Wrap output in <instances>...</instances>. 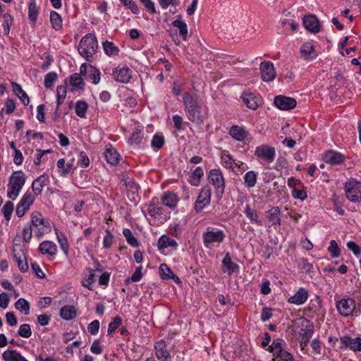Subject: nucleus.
Masks as SVG:
<instances>
[{
	"label": "nucleus",
	"instance_id": "nucleus-1",
	"mask_svg": "<svg viewBox=\"0 0 361 361\" xmlns=\"http://www.w3.org/2000/svg\"><path fill=\"white\" fill-rule=\"evenodd\" d=\"M183 102L185 106L188 118L197 125L203 123L205 115L202 112L201 107L197 100L188 92H184Z\"/></svg>",
	"mask_w": 361,
	"mask_h": 361
},
{
	"label": "nucleus",
	"instance_id": "nucleus-2",
	"mask_svg": "<svg viewBox=\"0 0 361 361\" xmlns=\"http://www.w3.org/2000/svg\"><path fill=\"white\" fill-rule=\"evenodd\" d=\"M34 231L35 237L40 240L44 235L51 231L49 221L38 211H34L30 214L29 222Z\"/></svg>",
	"mask_w": 361,
	"mask_h": 361
},
{
	"label": "nucleus",
	"instance_id": "nucleus-3",
	"mask_svg": "<svg viewBox=\"0 0 361 361\" xmlns=\"http://www.w3.org/2000/svg\"><path fill=\"white\" fill-rule=\"evenodd\" d=\"M97 49L98 42L97 37L92 33L87 34L82 37L78 47L79 54L87 61H92L93 56L97 51Z\"/></svg>",
	"mask_w": 361,
	"mask_h": 361
},
{
	"label": "nucleus",
	"instance_id": "nucleus-4",
	"mask_svg": "<svg viewBox=\"0 0 361 361\" xmlns=\"http://www.w3.org/2000/svg\"><path fill=\"white\" fill-rule=\"evenodd\" d=\"M27 180L25 173L20 170L14 171L9 177L8 183L7 197L15 200L20 193Z\"/></svg>",
	"mask_w": 361,
	"mask_h": 361
},
{
	"label": "nucleus",
	"instance_id": "nucleus-5",
	"mask_svg": "<svg viewBox=\"0 0 361 361\" xmlns=\"http://www.w3.org/2000/svg\"><path fill=\"white\" fill-rule=\"evenodd\" d=\"M226 234L224 231L214 227H208L202 233V242L206 248H212L215 245L224 242Z\"/></svg>",
	"mask_w": 361,
	"mask_h": 361
},
{
	"label": "nucleus",
	"instance_id": "nucleus-6",
	"mask_svg": "<svg viewBox=\"0 0 361 361\" xmlns=\"http://www.w3.org/2000/svg\"><path fill=\"white\" fill-rule=\"evenodd\" d=\"M147 214L150 217L149 221L153 225H161L169 218V213L165 212L162 207L150 203L147 209Z\"/></svg>",
	"mask_w": 361,
	"mask_h": 361
},
{
	"label": "nucleus",
	"instance_id": "nucleus-7",
	"mask_svg": "<svg viewBox=\"0 0 361 361\" xmlns=\"http://www.w3.org/2000/svg\"><path fill=\"white\" fill-rule=\"evenodd\" d=\"M254 154L258 160L269 164L275 159L276 149L269 145H261L256 147Z\"/></svg>",
	"mask_w": 361,
	"mask_h": 361
},
{
	"label": "nucleus",
	"instance_id": "nucleus-8",
	"mask_svg": "<svg viewBox=\"0 0 361 361\" xmlns=\"http://www.w3.org/2000/svg\"><path fill=\"white\" fill-rule=\"evenodd\" d=\"M295 332L301 338H310L314 332V325L305 318H300L295 322Z\"/></svg>",
	"mask_w": 361,
	"mask_h": 361
},
{
	"label": "nucleus",
	"instance_id": "nucleus-9",
	"mask_svg": "<svg viewBox=\"0 0 361 361\" xmlns=\"http://www.w3.org/2000/svg\"><path fill=\"white\" fill-rule=\"evenodd\" d=\"M208 180L212 183L218 195H221L225 190V180L221 171L219 169H214L208 173Z\"/></svg>",
	"mask_w": 361,
	"mask_h": 361
},
{
	"label": "nucleus",
	"instance_id": "nucleus-10",
	"mask_svg": "<svg viewBox=\"0 0 361 361\" xmlns=\"http://www.w3.org/2000/svg\"><path fill=\"white\" fill-rule=\"evenodd\" d=\"M345 190L347 198L353 202L361 201V183L355 179H351L346 182Z\"/></svg>",
	"mask_w": 361,
	"mask_h": 361
},
{
	"label": "nucleus",
	"instance_id": "nucleus-11",
	"mask_svg": "<svg viewBox=\"0 0 361 361\" xmlns=\"http://www.w3.org/2000/svg\"><path fill=\"white\" fill-rule=\"evenodd\" d=\"M212 198V189L209 185H204L201 189L194 204V209L197 213L202 212L209 205Z\"/></svg>",
	"mask_w": 361,
	"mask_h": 361
},
{
	"label": "nucleus",
	"instance_id": "nucleus-12",
	"mask_svg": "<svg viewBox=\"0 0 361 361\" xmlns=\"http://www.w3.org/2000/svg\"><path fill=\"white\" fill-rule=\"evenodd\" d=\"M284 340H273L269 346L270 353L273 355L280 357L281 361H293V355L284 349Z\"/></svg>",
	"mask_w": 361,
	"mask_h": 361
},
{
	"label": "nucleus",
	"instance_id": "nucleus-13",
	"mask_svg": "<svg viewBox=\"0 0 361 361\" xmlns=\"http://www.w3.org/2000/svg\"><path fill=\"white\" fill-rule=\"evenodd\" d=\"M37 196L30 190H27L23 195L16 207V215L22 217L30 209Z\"/></svg>",
	"mask_w": 361,
	"mask_h": 361
},
{
	"label": "nucleus",
	"instance_id": "nucleus-14",
	"mask_svg": "<svg viewBox=\"0 0 361 361\" xmlns=\"http://www.w3.org/2000/svg\"><path fill=\"white\" fill-rule=\"evenodd\" d=\"M173 344L166 343L165 340H159L154 344L156 356L160 361H169L171 359L170 351Z\"/></svg>",
	"mask_w": 361,
	"mask_h": 361
},
{
	"label": "nucleus",
	"instance_id": "nucleus-15",
	"mask_svg": "<svg viewBox=\"0 0 361 361\" xmlns=\"http://www.w3.org/2000/svg\"><path fill=\"white\" fill-rule=\"evenodd\" d=\"M336 307L338 312L344 317L357 312L355 310V301L352 298L341 299L337 302Z\"/></svg>",
	"mask_w": 361,
	"mask_h": 361
},
{
	"label": "nucleus",
	"instance_id": "nucleus-16",
	"mask_svg": "<svg viewBox=\"0 0 361 361\" xmlns=\"http://www.w3.org/2000/svg\"><path fill=\"white\" fill-rule=\"evenodd\" d=\"M259 70L262 80L264 82H271L276 78V73L274 64L270 61H263L260 63Z\"/></svg>",
	"mask_w": 361,
	"mask_h": 361
},
{
	"label": "nucleus",
	"instance_id": "nucleus-17",
	"mask_svg": "<svg viewBox=\"0 0 361 361\" xmlns=\"http://www.w3.org/2000/svg\"><path fill=\"white\" fill-rule=\"evenodd\" d=\"M112 75L116 81L128 83L131 78V70L126 66H118L114 69Z\"/></svg>",
	"mask_w": 361,
	"mask_h": 361
},
{
	"label": "nucleus",
	"instance_id": "nucleus-18",
	"mask_svg": "<svg viewBox=\"0 0 361 361\" xmlns=\"http://www.w3.org/2000/svg\"><path fill=\"white\" fill-rule=\"evenodd\" d=\"M274 102L278 109L283 111L293 109L297 104V102L295 99L283 95L275 97Z\"/></svg>",
	"mask_w": 361,
	"mask_h": 361
},
{
	"label": "nucleus",
	"instance_id": "nucleus-19",
	"mask_svg": "<svg viewBox=\"0 0 361 361\" xmlns=\"http://www.w3.org/2000/svg\"><path fill=\"white\" fill-rule=\"evenodd\" d=\"M228 134L233 140L244 142L249 135V132L245 126L233 125L228 130Z\"/></svg>",
	"mask_w": 361,
	"mask_h": 361
},
{
	"label": "nucleus",
	"instance_id": "nucleus-20",
	"mask_svg": "<svg viewBox=\"0 0 361 361\" xmlns=\"http://www.w3.org/2000/svg\"><path fill=\"white\" fill-rule=\"evenodd\" d=\"M308 296V291L304 288H300L293 295L288 299V302L296 305H301L307 301Z\"/></svg>",
	"mask_w": 361,
	"mask_h": 361
},
{
	"label": "nucleus",
	"instance_id": "nucleus-21",
	"mask_svg": "<svg viewBox=\"0 0 361 361\" xmlns=\"http://www.w3.org/2000/svg\"><path fill=\"white\" fill-rule=\"evenodd\" d=\"M303 24L305 27L313 32L317 33L320 30V25L319 20L314 15L306 16L303 18Z\"/></svg>",
	"mask_w": 361,
	"mask_h": 361
},
{
	"label": "nucleus",
	"instance_id": "nucleus-22",
	"mask_svg": "<svg viewBox=\"0 0 361 361\" xmlns=\"http://www.w3.org/2000/svg\"><path fill=\"white\" fill-rule=\"evenodd\" d=\"M323 159L326 163L331 164H339L344 161V156L334 150H327L324 152Z\"/></svg>",
	"mask_w": 361,
	"mask_h": 361
},
{
	"label": "nucleus",
	"instance_id": "nucleus-23",
	"mask_svg": "<svg viewBox=\"0 0 361 361\" xmlns=\"http://www.w3.org/2000/svg\"><path fill=\"white\" fill-rule=\"evenodd\" d=\"M241 98L247 108L255 110L259 106V99L250 92H244Z\"/></svg>",
	"mask_w": 361,
	"mask_h": 361
},
{
	"label": "nucleus",
	"instance_id": "nucleus-24",
	"mask_svg": "<svg viewBox=\"0 0 361 361\" xmlns=\"http://www.w3.org/2000/svg\"><path fill=\"white\" fill-rule=\"evenodd\" d=\"M39 251L42 255L54 257L57 252V247L54 242L44 240L39 244Z\"/></svg>",
	"mask_w": 361,
	"mask_h": 361
},
{
	"label": "nucleus",
	"instance_id": "nucleus-25",
	"mask_svg": "<svg viewBox=\"0 0 361 361\" xmlns=\"http://www.w3.org/2000/svg\"><path fill=\"white\" fill-rule=\"evenodd\" d=\"M48 183L49 177L47 175L43 174L39 176L32 182V191H31V192L34 193L36 196L39 195L42 193L44 187L47 185Z\"/></svg>",
	"mask_w": 361,
	"mask_h": 361
},
{
	"label": "nucleus",
	"instance_id": "nucleus-26",
	"mask_svg": "<svg viewBox=\"0 0 361 361\" xmlns=\"http://www.w3.org/2000/svg\"><path fill=\"white\" fill-rule=\"evenodd\" d=\"M13 255L19 269L22 272H26L28 270V264L24 251L23 250L18 251L13 250Z\"/></svg>",
	"mask_w": 361,
	"mask_h": 361
},
{
	"label": "nucleus",
	"instance_id": "nucleus-27",
	"mask_svg": "<svg viewBox=\"0 0 361 361\" xmlns=\"http://www.w3.org/2000/svg\"><path fill=\"white\" fill-rule=\"evenodd\" d=\"M78 315V310L74 305H67L60 310V317L66 321L75 319Z\"/></svg>",
	"mask_w": 361,
	"mask_h": 361
},
{
	"label": "nucleus",
	"instance_id": "nucleus-28",
	"mask_svg": "<svg viewBox=\"0 0 361 361\" xmlns=\"http://www.w3.org/2000/svg\"><path fill=\"white\" fill-rule=\"evenodd\" d=\"M300 52L302 56L306 60H312L317 57V52L312 42H307L304 43L301 48Z\"/></svg>",
	"mask_w": 361,
	"mask_h": 361
},
{
	"label": "nucleus",
	"instance_id": "nucleus-29",
	"mask_svg": "<svg viewBox=\"0 0 361 361\" xmlns=\"http://www.w3.org/2000/svg\"><path fill=\"white\" fill-rule=\"evenodd\" d=\"M221 165L228 169H233L235 166H239L228 151L223 150L220 155Z\"/></svg>",
	"mask_w": 361,
	"mask_h": 361
},
{
	"label": "nucleus",
	"instance_id": "nucleus-30",
	"mask_svg": "<svg viewBox=\"0 0 361 361\" xmlns=\"http://www.w3.org/2000/svg\"><path fill=\"white\" fill-rule=\"evenodd\" d=\"M238 266L232 262L229 253H226L222 260V270L228 275L233 274L237 271Z\"/></svg>",
	"mask_w": 361,
	"mask_h": 361
},
{
	"label": "nucleus",
	"instance_id": "nucleus-31",
	"mask_svg": "<svg viewBox=\"0 0 361 361\" xmlns=\"http://www.w3.org/2000/svg\"><path fill=\"white\" fill-rule=\"evenodd\" d=\"M161 203L170 209H175L178 202L177 195L171 192H166L161 197Z\"/></svg>",
	"mask_w": 361,
	"mask_h": 361
},
{
	"label": "nucleus",
	"instance_id": "nucleus-32",
	"mask_svg": "<svg viewBox=\"0 0 361 361\" xmlns=\"http://www.w3.org/2000/svg\"><path fill=\"white\" fill-rule=\"evenodd\" d=\"M104 157L107 163L114 166L118 163L120 154L115 148L109 146L106 147L105 149Z\"/></svg>",
	"mask_w": 361,
	"mask_h": 361
},
{
	"label": "nucleus",
	"instance_id": "nucleus-33",
	"mask_svg": "<svg viewBox=\"0 0 361 361\" xmlns=\"http://www.w3.org/2000/svg\"><path fill=\"white\" fill-rule=\"evenodd\" d=\"M177 246V242L166 235L160 236L157 242V247L159 250H164L167 247L176 248Z\"/></svg>",
	"mask_w": 361,
	"mask_h": 361
},
{
	"label": "nucleus",
	"instance_id": "nucleus-34",
	"mask_svg": "<svg viewBox=\"0 0 361 361\" xmlns=\"http://www.w3.org/2000/svg\"><path fill=\"white\" fill-rule=\"evenodd\" d=\"M66 87L63 85H59L56 88V108L55 111V116L54 118V120H56L58 118V112L59 110L60 106L64 102L66 97Z\"/></svg>",
	"mask_w": 361,
	"mask_h": 361
},
{
	"label": "nucleus",
	"instance_id": "nucleus-35",
	"mask_svg": "<svg viewBox=\"0 0 361 361\" xmlns=\"http://www.w3.org/2000/svg\"><path fill=\"white\" fill-rule=\"evenodd\" d=\"M54 231L56 235V240L59 244L60 248L63 253L67 255L69 250V245L66 234L60 231L57 228H54Z\"/></svg>",
	"mask_w": 361,
	"mask_h": 361
},
{
	"label": "nucleus",
	"instance_id": "nucleus-36",
	"mask_svg": "<svg viewBox=\"0 0 361 361\" xmlns=\"http://www.w3.org/2000/svg\"><path fill=\"white\" fill-rule=\"evenodd\" d=\"M70 85L71 86V91L81 90L84 89L85 82L78 73H73L70 77Z\"/></svg>",
	"mask_w": 361,
	"mask_h": 361
},
{
	"label": "nucleus",
	"instance_id": "nucleus-37",
	"mask_svg": "<svg viewBox=\"0 0 361 361\" xmlns=\"http://www.w3.org/2000/svg\"><path fill=\"white\" fill-rule=\"evenodd\" d=\"M340 347L353 351H361V340H341Z\"/></svg>",
	"mask_w": 361,
	"mask_h": 361
},
{
	"label": "nucleus",
	"instance_id": "nucleus-38",
	"mask_svg": "<svg viewBox=\"0 0 361 361\" xmlns=\"http://www.w3.org/2000/svg\"><path fill=\"white\" fill-rule=\"evenodd\" d=\"M13 90L16 96L21 100L22 103L27 106L30 103V99L27 93L23 90L22 87L16 82L12 83Z\"/></svg>",
	"mask_w": 361,
	"mask_h": 361
},
{
	"label": "nucleus",
	"instance_id": "nucleus-39",
	"mask_svg": "<svg viewBox=\"0 0 361 361\" xmlns=\"http://www.w3.org/2000/svg\"><path fill=\"white\" fill-rule=\"evenodd\" d=\"M104 51L108 56L112 57L119 54V48L112 42L105 41L102 43Z\"/></svg>",
	"mask_w": 361,
	"mask_h": 361
},
{
	"label": "nucleus",
	"instance_id": "nucleus-40",
	"mask_svg": "<svg viewBox=\"0 0 361 361\" xmlns=\"http://www.w3.org/2000/svg\"><path fill=\"white\" fill-rule=\"evenodd\" d=\"M38 15L39 8L36 4L35 0H30L28 5V18L32 25H35Z\"/></svg>",
	"mask_w": 361,
	"mask_h": 361
},
{
	"label": "nucleus",
	"instance_id": "nucleus-41",
	"mask_svg": "<svg viewBox=\"0 0 361 361\" xmlns=\"http://www.w3.org/2000/svg\"><path fill=\"white\" fill-rule=\"evenodd\" d=\"M4 361H28L19 353L13 350H7L2 354Z\"/></svg>",
	"mask_w": 361,
	"mask_h": 361
},
{
	"label": "nucleus",
	"instance_id": "nucleus-42",
	"mask_svg": "<svg viewBox=\"0 0 361 361\" xmlns=\"http://www.w3.org/2000/svg\"><path fill=\"white\" fill-rule=\"evenodd\" d=\"M144 140V133L136 128L133 132L131 136L128 138V143L131 145L140 147Z\"/></svg>",
	"mask_w": 361,
	"mask_h": 361
},
{
	"label": "nucleus",
	"instance_id": "nucleus-43",
	"mask_svg": "<svg viewBox=\"0 0 361 361\" xmlns=\"http://www.w3.org/2000/svg\"><path fill=\"white\" fill-rule=\"evenodd\" d=\"M49 17L52 28L56 31L61 30L63 27V20L61 15L56 11H51Z\"/></svg>",
	"mask_w": 361,
	"mask_h": 361
},
{
	"label": "nucleus",
	"instance_id": "nucleus-44",
	"mask_svg": "<svg viewBox=\"0 0 361 361\" xmlns=\"http://www.w3.org/2000/svg\"><path fill=\"white\" fill-rule=\"evenodd\" d=\"M257 175L258 173L255 171L246 172L243 176L245 185L248 188H253L257 183Z\"/></svg>",
	"mask_w": 361,
	"mask_h": 361
},
{
	"label": "nucleus",
	"instance_id": "nucleus-45",
	"mask_svg": "<svg viewBox=\"0 0 361 361\" xmlns=\"http://www.w3.org/2000/svg\"><path fill=\"white\" fill-rule=\"evenodd\" d=\"M268 220L271 223L272 225H280V209L278 207H272L267 212Z\"/></svg>",
	"mask_w": 361,
	"mask_h": 361
},
{
	"label": "nucleus",
	"instance_id": "nucleus-46",
	"mask_svg": "<svg viewBox=\"0 0 361 361\" xmlns=\"http://www.w3.org/2000/svg\"><path fill=\"white\" fill-rule=\"evenodd\" d=\"M88 104L83 100H78L75 103V111L78 116L84 118L86 117Z\"/></svg>",
	"mask_w": 361,
	"mask_h": 361
},
{
	"label": "nucleus",
	"instance_id": "nucleus-47",
	"mask_svg": "<svg viewBox=\"0 0 361 361\" xmlns=\"http://www.w3.org/2000/svg\"><path fill=\"white\" fill-rule=\"evenodd\" d=\"M204 176V171L202 167H197L192 172L191 176L190 177V183L191 185L194 186H197L201 180V178Z\"/></svg>",
	"mask_w": 361,
	"mask_h": 361
},
{
	"label": "nucleus",
	"instance_id": "nucleus-48",
	"mask_svg": "<svg viewBox=\"0 0 361 361\" xmlns=\"http://www.w3.org/2000/svg\"><path fill=\"white\" fill-rule=\"evenodd\" d=\"M88 77L94 85H97L101 80V72L97 68L90 66Z\"/></svg>",
	"mask_w": 361,
	"mask_h": 361
},
{
	"label": "nucleus",
	"instance_id": "nucleus-49",
	"mask_svg": "<svg viewBox=\"0 0 361 361\" xmlns=\"http://www.w3.org/2000/svg\"><path fill=\"white\" fill-rule=\"evenodd\" d=\"M160 276L163 279H174L176 278L179 280V278L174 274L169 267L165 264H161L159 267Z\"/></svg>",
	"mask_w": 361,
	"mask_h": 361
},
{
	"label": "nucleus",
	"instance_id": "nucleus-50",
	"mask_svg": "<svg viewBox=\"0 0 361 361\" xmlns=\"http://www.w3.org/2000/svg\"><path fill=\"white\" fill-rule=\"evenodd\" d=\"M88 275L85 276L82 280V285L87 288L88 290H92V283L95 281V274L94 271L92 269L88 270Z\"/></svg>",
	"mask_w": 361,
	"mask_h": 361
},
{
	"label": "nucleus",
	"instance_id": "nucleus-51",
	"mask_svg": "<svg viewBox=\"0 0 361 361\" xmlns=\"http://www.w3.org/2000/svg\"><path fill=\"white\" fill-rule=\"evenodd\" d=\"M16 308L25 315H27L30 313V304L24 298L18 299L15 303Z\"/></svg>",
	"mask_w": 361,
	"mask_h": 361
},
{
	"label": "nucleus",
	"instance_id": "nucleus-52",
	"mask_svg": "<svg viewBox=\"0 0 361 361\" xmlns=\"http://www.w3.org/2000/svg\"><path fill=\"white\" fill-rule=\"evenodd\" d=\"M244 213L252 222H255L257 225L262 226V221L259 219V215L255 210L251 209L248 205H246Z\"/></svg>",
	"mask_w": 361,
	"mask_h": 361
},
{
	"label": "nucleus",
	"instance_id": "nucleus-53",
	"mask_svg": "<svg viewBox=\"0 0 361 361\" xmlns=\"http://www.w3.org/2000/svg\"><path fill=\"white\" fill-rule=\"evenodd\" d=\"M123 235L125 237L127 243L131 246L136 247L139 245L137 238L133 235L132 231L129 228H123Z\"/></svg>",
	"mask_w": 361,
	"mask_h": 361
},
{
	"label": "nucleus",
	"instance_id": "nucleus-54",
	"mask_svg": "<svg viewBox=\"0 0 361 361\" xmlns=\"http://www.w3.org/2000/svg\"><path fill=\"white\" fill-rule=\"evenodd\" d=\"M173 27H177L180 34L183 36L184 40H186L188 35V26L185 23L180 20H173L172 23Z\"/></svg>",
	"mask_w": 361,
	"mask_h": 361
},
{
	"label": "nucleus",
	"instance_id": "nucleus-55",
	"mask_svg": "<svg viewBox=\"0 0 361 361\" xmlns=\"http://www.w3.org/2000/svg\"><path fill=\"white\" fill-rule=\"evenodd\" d=\"M164 143V137L161 134H155L151 141V146L156 150H159L163 147Z\"/></svg>",
	"mask_w": 361,
	"mask_h": 361
},
{
	"label": "nucleus",
	"instance_id": "nucleus-56",
	"mask_svg": "<svg viewBox=\"0 0 361 361\" xmlns=\"http://www.w3.org/2000/svg\"><path fill=\"white\" fill-rule=\"evenodd\" d=\"M33 233L34 231L30 223L26 224L22 230V238L23 241L27 243H30L32 238Z\"/></svg>",
	"mask_w": 361,
	"mask_h": 361
},
{
	"label": "nucleus",
	"instance_id": "nucleus-57",
	"mask_svg": "<svg viewBox=\"0 0 361 361\" xmlns=\"http://www.w3.org/2000/svg\"><path fill=\"white\" fill-rule=\"evenodd\" d=\"M13 22V17L9 13H5L3 15L2 26L5 35H8L10 32L11 26L12 25Z\"/></svg>",
	"mask_w": 361,
	"mask_h": 361
},
{
	"label": "nucleus",
	"instance_id": "nucleus-58",
	"mask_svg": "<svg viewBox=\"0 0 361 361\" xmlns=\"http://www.w3.org/2000/svg\"><path fill=\"white\" fill-rule=\"evenodd\" d=\"M122 319L119 316L114 317L112 321L109 323L107 333L111 336L112 334L121 325Z\"/></svg>",
	"mask_w": 361,
	"mask_h": 361
},
{
	"label": "nucleus",
	"instance_id": "nucleus-59",
	"mask_svg": "<svg viewBox=\"0 0 361 361\" xmlns=\"http://www.w3.org/2000/svg\"><path fill=\"white\" fill-rule=\"evenodd\" d=\"M13 209L14 206L11 202L8 201L4 204L2 207L1 212L6 220L9 221L11 219Z\"/></svg>",
	"mask_w": 361,
	"mask_h": 361
},
{
	"label": "nucleus",
	"instance_id": "nucleus-60",
	"mask_svg": "<svg viewBox=\"0 0 361 361\" xmlns=\"http://www.w3.org/2000/svg\"><path fill=\"white\" fill-rule=\"evenodd\" d=\"M310 310L315 314H320L322 309V300L321 298L316 295L313 300H311Z\"/></svg>",
	"mask_w": 361,
	"mask_h": 361
},
{
	"label": "nucleus",
	"instance_id": "nucleus-61",
	"mask_svg": "<svg viewBox=\"0 0 361 361\" xmlns=\"http://www.w3.org/2000/svg\"><path fill=\"white\" fill-rule=\"evenodd\" d=\"M120 2L126 8L130 9L133 14L138 15L140 9L138 6L133 0H119Z\"/></svg>",
	"mask_w": 361,
	"mask_h": 361
},
{
	"label": "nucleus",
	"instance_id": "nucleus-62",
	"mask_svg": "<svg viewBox=\"0 0 361 361\" xmlns=\"http://www.w3.org/2000/svg\"><path fill=\"white\" fill-rule=\"evenodd\" d=\"M328 251L330 253L331 257L333 258H336L340 256L341 250L337 242L335 240H331L330 241V245L328 247Z\"/></svg>",
	"mask_w": 361,
	"mask_h": 361
},
{
	"label": "nucleus",
	"instance_id": "nucleus-63",
	"mask_svg": "<svg viewBox=\"0 0 361 361\" xmlns=\"http://www.w3.org/2000/svg\"><path fill=\"white\" fill-rule=\"evenodd\" d=\"M142 278V267H137L130 278L125 280V283L128 284L130 282H138Z\"/></svg>",
	"mask_w": 361,
	"mask_h": 361
},
{
	"label": "nucleus",
	"instance_id": "nucleus-64",
	"mask_svg": "<svg viewBox=\"0 0 361 361\" xmlns=\"http://www.w3.org/2000/svg\"><path fill=\"white\" fill-rule=\"evenodd\" d=\"M56 79L57 74L55 72L48 73L44 77V87L46 88L51 87Z\"/></svg>",
	"mask_w": 361,
	"mask_h": 361
}]
</instances>
